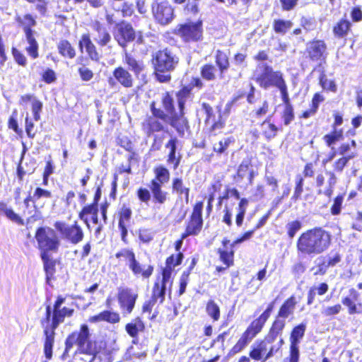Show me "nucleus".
<instances>
[{
    "mask_svg": "<svg viewBox=\"0 0 362 362\" xmlns=\"http://www.w3.org/2000/svg\"><path fill=\"white\" fill-rule=\"evenodd\" d=\"M160 104L163 109L157 106L156 101L151 102V115H148L142 122V130L148 136L165 132L166 128L163 122H165L175 129L179 136L182 137L189 130V123L185 116L186 112L178 108L176 111L173 92L165 91L161 95Z\"/></svg>",
    "mask_w": 362,
    "mask_h": 362,
    "instance_id": "nucleus-1",
    "label": "nucleus"
},
{
    "mask_svg": "<svg viewBox=\"0 0 362 362\" xmlns=\"http://www.w3.org/2000/svg\"><path fill=\"white\" fill-rule=\"evenodd\" d=\"M66 298L62 296H58L52 308L47 305L45 308V313L40 320L43 329V351L47 359L52 357V350L55 341V330L58 326L64 322L66 317H71L74 314V309L67 307L61 308Z\"/></svg>",
    "mask_w": 362,
    "mask_h": 362,
    "instance_id": "nucleus-2",
    "label": "nucleus"
},
{
    "mask_svg": "<svg viewBox=\"0 0 362 362\" xmlns=\"http://www.w3.org/2000/svg\"><path fill=\"white\" fill-rule=\"evenodd\" d=\"M154 177L148 184L149 189L140 187L136 190L138 199L148 204L152 200L154 207L159 208L170 199L168 192L163 189V185L168 183L170 178V170L163 165H158L153 168Z\"/></svg>",
    "mask_w": 362,
    "mask_h": 362,
    "instance_id": "nucleus-3",
    "label": "nucleus"
},
{
    "mask_svg": "<svg viewBox=\"0 0 362 362\" xmlns=\"http://www.w3.org/2000/svg\"><path fill=\"white\" fill-rule=\"evenodd\" d=\"M332 244L331 232L321 226H315L300 234L296 240V247L299 255L311 256L325 252Z\"/></svg>",
    "mask_w": 362,
    "mask_h": 362,
    "instance_id": "nucleus-4",
    "label": "nucleus"
},
{
    "mask_svg": "<svg viewBox=\"0 0 362 362\" xmlns=\"http://www.w3.org/2000/svg\"><path fill=\"white\" fill-rule=\"evenodd\" d=\"M75 345L79 354L91 356L93 359L104 351V341L91 339L89 327L86 324L81 325L78 331L72 332L67 336L64 353H69Z\"/></svg>",
    "mask_w": 362,
    "mask_h": 362,
    "instance_id": "nucleus-5",
    "label": "nucleus"
},
{
    "mask_svg": "<svg viewBox=\"0 0 362 362\" xmlns=\"http://www.w3.org/2000/svg\"><path fill=\"white\" fill-rule=\"evenodd\" d=\"M151 62L156 81L169 83L172 80L171 72L178 66L180 58L171 48L165 47L152 54Z\"/></svg>",
    "mask_w": 362,
    "mask_h": 362,
    "instance_id": "nucleus-6",
    "label": "nucleus"
},
{
    "mask_svg": "<svg viewBox=\"0 0 362 362\" xmlns=\"http://www.w3.org/2000/svg\"><path fill=\"white\" fill-rule=\"evenodd\" d=\"M275 307V300L267 305L266 309L259 317L253 320L245 330L242 333L237 342L228 351L232 356L241 352L263 329L266 322L270 318Z\"/></svg>",
    "mask_w": 362,
    "mask_h": 362,
    "instance_id": "nucleus-7",
    "label": "nucleus"
},
{
    "mask_svg": "<svg viewBox=\"0 0 362 362\" xmlns=\"http://www.w3.org/2000/svg\"><path fill=\"white\" fill-rule=\"evenodd\" d=\"M115 40L123 49L134 42V47L146 44L144 33L142 30L136 31L131 23L120 21L115 25L112 32Z\"/></svg>",
    "mask_w": 362,
    "mask_h": 362,
    "instance_id": "nucleus-8",
    "label": "nucleus"
},
{
    "mask_svg": "<svg viewBox=\"0 0 362 362\" xmlns=\"http://www.w3.org/2000/svg\"><path fill=\"white\" fill-rule=\"evenodd\" d=\"M254 80L262 89L276 88L281 95L288 93L284 74L279 70L274 71L272 66L267 64H262V71L255 76Z\"/></svg>",
    "mask_w": 362,
    "mask_h": 362,
    "instance_id": "nucleus-9",
    "label": "nucleus"
},
{
    "mask_svg": "<svg viewBox=\"0 0 362 362\" xmlns=\"http://www.w3.org/2000/svg\"><path fill=\"white\" fill-rule=\"evenodd\" d=\"M56 231L48 226H40L36 229L35 238L40 255L57 253L59 251L61 241Z\"/></svg>",
    "mask_w": 362,
    "mask_h": 362,
    "instance_id": "nucleus-10",
    "label": "nucleus"
},
{
    "mask_svg": "<svg viewBox=\"0 0 362 362\" xmlns=\"http://www.w3.org/2000/svg\"><path fill=\"white\" fill-rule=\"evenodd\" d=\"M173 33L184 43L202 42L204 40L203 21L198 19L178 23Z\"/></svg>",
    "mask_w": 362,
    "mask_h": 362,
    "instance_id": "nucleus-11",
    "label": "nucleus"
},
{
    "mask_svg": "<svg viewBox=\"0 0 362 362\" xmlns=\"http://www.w3.org/2000/svg\"><path fill=\"white\" fill-rule=\"evenodd\" d=\"M117 259L123 257L127 262V265L133 275L143 279H149L154 271L152 264H142L136 259V254L132 249L122 248L115 255Z\"/></svg>",
    "mask_w": 362,
    "mask_h": 362,
    "instance_id": "nucleus-12",
    "label": "nucleus"
},
{
    "mask_svg": "<svg viewBox=\"0 0 362 362\" xmlns=\"http://www.w3.org/2000/svg\"><path fill=\"white\" fill-rule=\"evenodd\" d=\"M151 11L154 22L160 26L172 23L176 18L175 7L169 0H154Z\"/></svg>",
    "mask_w": 362,
    "mask_h": 362,
    "instance_id": "nucleus-13",
    "label": "nucleus"
},
{
    "mask_svg": "<svg viewBox=\"0 0 362 362\" xmlns=\"http://www.w3.org/2000/svg\"><path fill=\"white\" fill-rule=\"evenodd\" d=\"M204 202L197 201L193 205L188 218L185 223V233L189 237H196L200 235L204 228L203 216Z\"/></svg>",
    "mask_w": 362,
    "mask_h": 362,
    "instance_id": "nucleus-14",
    "label": "nucleus"
},
{
    "mask_svg": "<svg viewBox=\"0 0 362 362\" xmlns=\"http://www.w3.org/2000/svg\"><path fill=\"white\" fill-rule=\"evenodd\" d=\"M54 226L61 238L72 245H77L84 238L83 230L77 220H74L72 224H68L63 221H57Z\"/></svg>",
    "mask_w": 362,
    "mask_h": 362,
    "instance_id": "nucleus-15",
    "label": "nucleus"
},
{
    "mask_svg": "<svg viewBox=\"0 0 362 362\" xmlns=\"http://www.w3.org/2000/svg\"><path fill=\"white\" fill-rule=\"evenodd\" d=\"M16 22L23 28L25 35L26 40L29 46L26 48L28 54L33 58L38 57V43L34 36V31L32 28L36 25V21L31 14L27 13L16 18Z\"/></svg>",
    "mask_w": 362,
    "mask_h": 362,
    "instance_id": "nucleus-16",
    "label": "nucleus"
},
{
    "mask_svg": "<svg viewBox=\"0 0 362 362\" xmlns=\"http://www.w3.org/2000/svg\"><path fill=\"white\" fill-rule=\"evenodd\" d=\"M284 330V328L272 322L267 333L261 339L262 341L269 349L266 358L273 357L281 350L284 344V340L282 337Z\"/></svg>",
    "mask_w": 362,
    "mask_h": 362,
    "instance_id": "nucleus-17",
    "label": "nucleus"
},
{
    "mask_svg": "<svg viewBox=\"0 0 362 362\" xmlns=\"http://www.w3.org/2000/svg\"><path fill=\"white\" fill-rule=\"evenodd\" d=\"M304 53L309 61L325 64L327 60V45L323 40L313 39L308 42Z\"/></svg>",
    "mask_w": 362,
    "mask_h": 362,
    "instance_id": "nucleus-18",
    "label": "nucleus"
},
{
    "mask_svg": "<svg viewBox=\"0 0 362 362\" xmlns=\"http://www.w3.org/2000/svg\"><path fill=\"white\" fill-rule=\"evenodd\" d=\"M116 215L121 240L123 243H127L128 227L130 226L133 215L130 204H122L118 208Z\"/></svg>",
    "mask_w": 362,
    "mask_h": 362,
    "instance_id": "nucleus-19",
    "label": "nucleus"
},
{
    "mask_svg": "<svg viewBox=\"0 0 362 362\" xmlns=\"http://www.w3.org/2000/svg\"><path fill=\"white\" fill-rule=\"evenodd\" d=\"M203 87L204 83L198 76L192 77L189 84L182 86L175 93L178 109L185 112L186 103L188 99L192 97V89L197 88L200 90Z\"/></svg>",
    "mask_w": 362,
    "mask_h": 362,
    "instance_id": "nucleus-20",
    "label": "nucleus"
},
{
    "mask_svg": "<svg viewBox=\"0 0 362 362\" xmlns=\"http://www.w3.org/2000/svg\"><path fill=\"white\" fill-rule=\"evenodd\" d=\"M138 293L132 288L121 286L118 288L117 298L121 310L126 314H131L134 308Z\"/></svg>",
    "mask_w": 362,
    "mask_h": 362,
    "instance_id": "nucleus-21",
    "label": "nucleus"
},
{
    "mask_svg": "<svg viewBox=\"0 0 362 362\" xmlns=\"http://www.w3.org/2000/svg\"><path fill=\"white\" fill-rule=\"evenodd\" d=\"M315 173V165L313 162H307L303 167L302 174L295 177V184L291 200L296 202L301 199L304 189L305 178L313 177Z\"/></svg>",
    "mask_w": 362,
    "mask_h": 362,
    "instance_id": "nucleus-22",
    "label": "nucleus"
},
{
    "mask_svg": "<svg viewBox=\"0 0 362 362\" xmlns=\"http://www.w3.org/2000/svg\"><path fill=\"white\" fill-rule=\"evenodd\" d=\"M296 305L297 301L294 295L287 298L280 305L272 322L285 329V320L293 315Z\"/></svg>",
    "mask_w": 362,
    "mask_h": 362,
    "instance_id": "nucleus-23",
    "label": "nucleus"
},
{
    "mask_svg": "<svg viewBox=\"0 0 362 362\" xmlns=\"http://www.w3.org/2000/svg\"><path fill=\"white\" fill-rule=\"evenodd\" d=\"M107 82L110 87L119 83L125 88H130L134 86V78L127 69L119 66L114 69L112 76L108 78Z\"/></svg>",
    "mask_w": 362,
    "mask_h": 362,
    "instance_id": "nucleus-24",
    "label": "nucleus"
},
{
    "mask_svg": "<svg viewBox=\"0 0 362 362\" xmlns=\"http://www.w3.org/2000/svg\"><path fill=\"white\" fill-rule=\"evenodd\" d=\"M360 293L355 288L349 290V294L341 299V303L347 308L349 315L362 314V303L359 302Z\"/></svg>",
    "mask_w": 362,
    "mask_h": 362,
    "instance_id": "nucleus-25",
    "label": "nucleus"
},
{
    "mask_svg": "<svg viewBox=\"0 0 362 362\" xmlns=\"http://www.w3.org/2000/svg\"><path fill=\"white\" fill-rule=\"evenodd\" d=\"M327 175L329 178L327 181V186L325 190H322V187L325 182V177L322 173H320L316 176L315 183V187H317V194L318 195L323 194L325 197L330 198L333 194L334 187L337 182V177L334 173H328Z\"/></svg>",
    "mask_w": 362,
    "mask_h": 362,
    "instance_id": "nucleus-26",
    "label": "nucleus"
},
{
    "mask_svg": "<svg viewBox=\"0 0 362 362\" xmlns=\"http://www.w3.org/2000/svg\"><path fill=\"white\" fill-rule=\"evenodd\" d=\"M78 45L81 52H83V49H85L87 56L90 59L96 62L100 61L101 55L96 45L92 41L89 33L82 34Z\"/></svg>",
    "mask_w": 362,
    "mask_h": 362,
    "instance_id": "nucleus-27",
    "label": "nucleus"
},
{
    "mask_svg": "<svg viewBox=\"0 0 362 362\" xmlns=\"http://www.w3.org/2000/svg\"><path fill=\"white\" fill-rule=\"evenodd\" d=\"M91 28L96 33L93 39L99 47H104L111 42V35L101 22L95 21L91 24Z\"/></svg>",
    "mask_w": 362,
    "mask_h": 362,
    "instance_id": "nucleus-28",
    "label": "nucleus"
},
{
    "mask_svg": "<svg viewBox=\"0 0 362 362\" xmlns=\"http://www.w3.org/2000/svg\"><path fill=\"white\" fill-rule=\"evenodd\" d=\"M332 34L337 40H346L352 33V23L346 16L339 18L332 26Z\"/></svg>",
    "mask_w": 362,
    "mask_h": 362,
    "instance_id": "nucleus-29",
    "label": "nucleus"
},
{
    "mask_svg": "<svg viewBox=\"0 0 362 362\" xmlns=\"http://www.w3.org/2000/svg\"><path fill=\"white\" fill-rule=\"evenodd\" d=\"M124 329L127 334L132 338V343L136 344L139 334L146 331V324L141 317L137 316L127 323Z\"/></svg>",
    "mask_w": 362,
    "mask_h": 362,
    "instance_id": "nucleus-30",
    "label": "nucleus"
},
{
    "mask_svg": "<svg viewBox=\"0 0 362 362\" xmlns=\"http://www.w3.org/2000/svg\"><path fill=\"white\" fill-rule=\"evenodd\" d=\"M170 279L171 278L166 276L161 275L160 281L157 280L155 281L153 286L151 297V298L153 299V301H158L160 303H163L164 302L166 292V284L168 281H170V286L173 284V281L170 280Z\"/></svg>",
    "mask_w": 362,
    "mask_h": 362,
    "instance_id": "nucleus-31",
    "label": "nucleus"
},
{
    "mask_svg": "<svg viewBox=\"0 0 362 362\" xmlns=\"http://www.w3.org/2000/svg\"><path fill=\"white\" fill-rule=\"evenodd\" d=\"M324 95L320 93L316 92L313 94L309 108L303 110L298 116L299 119H307L310 117L315 116L318 110L320 105L325 101Z\"/></svg>",
    "mask_w": 362,
    "mask_h": 362,
    "instance_id": "nucleus-32",
    "label": "nucleus"
},
{
    "mask_svg": "<svg viewBox=\"0 0 362 362\" xmlns=\"http://www.w3.org/2000/svg\"><path fill=\"white\" fill-rule=\"evenodd\" d=\"M120 315L116 311L109 310H103L97 315L90 316L88 318V322L90 323H97L100 322H105L110 324H117L120 321Z\"/></svg>",
    "mask_w": 362,
    "mask_h": 362,
    "instance_id": "nucleus-33",
    "label": "nucleus"
},
{
    "mask_svg": "<svg viewBox=\"0 0 362 362\" xmlns=\"http://www.w3.org/2000/svg\"><path fill=\"white\" fill-rule=\"evenodd\" d=\"M172 192L179 197H183L186 203L189 202L190 187L186 186L181 177H174L171 182Z\"/></svg>",
    "mask_w": 362,
    "mask_h": 362,
    "instance_id": "nucleus-34",
    "label": "nucleus"
},
{
    "mask_svg": "<svg viewBox=\"0 0 362 362\" xmlns=\"http://www.w3.org/2000/svg\"><path fill=\"white\" fill-rule=\"evenodd\" d=\"M262 136H264L266 141H270L274 139L277 135L281 128L272 122L271 117H267L259 124Z\"/></svg>",
    "mask_w": 362,
    "mask_h": 362,
    "instance_id": "nucleus-35",
    "label": "nucleus"
},
{
    "mask_svg": "<svg viewBox=\"0 0 362 362\" xmlns=\"http://www.w3.org/2000/svg\"><path fill=\"white\" fill-rule=\"evenodd\" d=\"M184 255L182 252L172 254L165 259V266L161 269V275L171 278L174 268L180 265L183 261Z\"/></svg>",
    "mask_w": 362,
    "mask_h": 362,
    "instance_id": "nucleus-36",
    "label": "nucleus"
},
{
    "mask_svg": "<svg viewBox=\"0 0 362 362\" xmlns=\"http://www.w3.org/2000/svg\"><path fill=\"white\" fill-rule=\"evenodd\" d=\"M281 98L284 105V110L281 113V117L283 124L285 126H288L295 119L294 109L291 103L288 93L281 95Z\"/></svg>",
    "mask_w": 362,
    "mask_h": 362,
    "instance_id": "nucleus-37",
    "label": "nucleus"
},
{
    "mask_svg": "<svg viewBox=\"0 0 362 362\" xmlns=\"http://www.w3.org/2000/svg\"><path fill=\"white\" fill-rule=\"evenodd\" d=\"M268 347L262 341L261 339L257 340L250 347L249 356L255 361H267L266 358L268 353Z\"/></svg>",
    "mask_w": 362,
    "mask_h": 362,
    "instance_id": "nucleus-38",
    "label": "nucleus"
},
{
    "mask_svg": "<svg viewBox=\"0 0 362 362\" xmlns=\"http://www.w3.org/2000/svg\"><path fill=\"white\" fill-rule=\"evenodd\" d=\"M215 64L217 66L219 76L223 77V74L228 71L230 66L229 57L226 52L221 49H217L214 54Z\"/></svg>",
    "mask_w": 362,
    "mask_h": 362,
    "instance_id": "nucleus-39",
    "label": "nucleus"
},
{
    "mask_svg": "<svg viewBox=\"0 0 362 362\" xmlns=\"http://www.w3.org/2000/svg\"><path fill=\"white\" fill-rule=\"evenodd\" d=\"M59 55L67 59H73L76 56L74 46L66 39H61L57 45Z\"/></svg>",
    "mask_w": 362,
    "mask_h": 362,
    "instance_id": "nucleus-40",
    "label": "nucleus"
},
{
    "mask_svg": "<svg viewBox=\"0 0 362 362\" xmlns=\"http://www.w3.org/2000/svg\"><path fill=\"white\" fill-rule=\"evenodd\" d=\"M216 253L218 255L220 262H222L224 266H216L215 272L223 273L227 269L234 265L235 257L233 256L232 253L227 252L219 247L216 250Z\"/></svg>",
    "mask_w": 362,
    "mask_h": 362,
    "instance_id": "nucleus-41",
    "label": "nucleus"
},
{
    "mask_svg": "<svg viewBox=\"0 0 362 362\" xmlns=\"http://www.w3.org/2000/svg\"><path fill=\"white\" fill-rule=\"evenodd\" d=\"M99 211V205H95V204H85L78 214V217L86 226L90 228V218L98 214Z\"/></svg>",
    "mask_w": 362,
    "mask_h": 362,
    "instance_id": "nucleus-42",
    "label": "nucleus"
},
{
    "mask_svg": "<svg viewBox=\"0 0 362 362\" xmlns=\"http://www.w3.org/2000/svg\"><path fill=\"white\" fill-rule=\"evenodd\" d=\"M50 254H40V258L43 262V269L45 272L47 282L54 279L56 273L57 261L49 257Z\"/></svg>",
    "mask_w": 362,
    "mask_h": 362,
    "instance_id": "nucleus-43",
    "label": "nucleus"
},
{
    "mask_svg": "<svg viewBox=\"0 0 362 362\" xmlns=\"http://www.w3.org/2000/svg\"><path fill=\"white\" fill-rule=\"evenodd\" d=\"M306 330V324L301 322L294 326L290 333L289 345L299 346L301 339L303 338Z\"/></svg>",
    "mask_w": 362,
    "mask_h": 362,
    "instance_id": "nucleus-44",
    "label": "nucleus"
},
{
    "mask_svg": "<svg viewBox=\"0 0 362 362\" xmlns=\"http://www.w3.org/2000/svg\"><path fill=\"white\" fill-rule=\"evenodd\" d=\"M249 205V200L245 198H240L236 208L235 216V222L237 227H241L243 225L244 218Z\"/></svg>",
    "mask_w": 362,
    "mask_h": 362,
    "instance_id": "nucleus-45",
    "label": "nucleus"
},
{
    "mask_svg": "<svg viewBox=\"0 0 362 362\" xmlns=\"http://www.w3.org/2000/svg\"><path fill=\"white\" fill-rule=\"evenodd\" d=\"M329 291V285L326 282H322L317 287L312 286L309 288L307 296V304L312 305L315 300L317 295L323 296Z\"/></svg>",
    "mask_w": 362,
    "mask_h": 362,
    "instance_id": "nucleus-46",
    "label": "nucleus"
},
{
    "mask_svg": "<svg viewBox=\"0 0 362 362\" xmlns=\"http://www.w3.org/2000/svg\"><path fill=\"white\" fill-rule=\"evenodd\" d=\"M124 62L135 75H139L145 68L141 61L137 60L129 53H125Z\"/></svg>",
    "mask_w": 362,
    "mask_h": 362,
    "instance_id": "nucleus-47",
    "label": "nucleus"
},
{
    "mask_svg": "<svg viewBox=\"0 0 362 362\" xmlns=\"http://www.w3.org/2000/svg\"><path fill=\"white\" fill-rule=\"evenodd\" d=\"M344 139V131L342 129H332V130L323 136L322 139L328 147H333L338 141Z\"/></svg>",
    "mask_w": 362,
    "mask_h": 362,
    "instance_id": "nucleus-48",
    "label": "nucleus"
},
{
    "mask_svg": "<svg viewBox=\"0 0 362 362\" xmlns=\"http://www.w3.org/2000/svg\"><path fill=\"white\" fill-rule=\"evenodd\" d=\"M354 158V154H349L346 156H341L336 159L332 163V170L329 173H334L341 174L344 170L348 166L349 162L351 159Z\"/></svg>",
    "mask_w": 362,
    "mask_h": 362,
    "instance_id": "nucleus-49",
    "label": "nucleus"
},
{
    "mask_svg": "<svg viewBox=\"0 0 362 362\" xmlns=\"http://www.w3.org/2000/svg\"><path fill=\"white\" fill-rule=\"evenodd\" d=\"M84 61H87V58L83 56L78 58L76 63L80 65L78 68V73L81 81H89L93 78L94 73L90 69L86 66L83 63Z\"/></svg>",
    "mask_w": 362,
    "mask_h": 362,
    "instance_id": "nucleus-50",
    "label": "nucleus"
},
{
    "mask_svg": "<svg viewBox=\"0 0 362 362\" xmlns=\"http://www.w3.org/2000/svg\"><path fill=\"white\" fill-rule=\"evenodd\" d=\"M207 126H209V134L216 136L221 133V130L226 127V118L221 113H219L217 119L212 120Z\"/></svg>",
    "mask_w": 362,
    "mask_h": 362,
    "instance_id": "nucleus-51",
    "label": "nucleus"
},
{
    "mask_svg": "<svg viewBox=\"0 0 362 362\" xmlns=\"http://www.w3.org/2000/svg\"><path fill=\"white\" fill-rule=\"evenodd\" d=\"M0 214H4L7 218L19 226L25 224L23 219L13 209L8 208L7 204L4 202H0Z\"/></svg>",
    "mask_w": 362,
    "mask_h": 362,
    "instance_id": "nucleus-52",
    "label": "nucleus"
},
{
    "mask_svg": "<svg viewBox=\"0 0 362 362\" xmlns=\"http://www.w3.org/2000/svg\"><path fill=\"white\" fill-rule=\"evenodd\" d=\"M218 69L211 63H206L200 68V75L203 79L207 81H215L217 78L216 71Z\"/></svg>",
    "mask_w": 362,
    "mask_h": 362,
    "instance_id": "nucleus-53",
    "label": "nucleus"
},
{
    "mask_svg": "<svg viewBox=\"0 0 362 362\" xmlns=\"http://www.w3.org/2000/svg\"><path fill=\"white\" fill-rule=\"evenodd\" d=\"M293 23L290 20L274 19L272 23L273 30L277 34L284 35L292 27Z\"/></svg>",
    "mask_w": 362,
    "mask_h": 362,
    "instance_id": "nucleus-54",
    "label": "nucleus"
},
{
    "mask_svg": "<svg viewBox=\"0 0 362 362\" xmlns=\"http://www.w3.org/2000/svg\"><path fill=\"white\" fill-rule=\"evenodd\" d=\"M252 158H248L244 159L240 164L239 165L236 174L234 175L233 178L236 182H240L245 177L246 173L248 170L252 168Z\"/></svg>",
    "mask_w": 362,
    "mask_h": 362,
    "instance_id": "nucleus-55",
    "label": "nucleus"
},
{
    "mask_svg": "<svg viewBox=\"0 0 362 362\" xmlns=\"http://www.w3.org/2000/svg\"><path fill=\"white\" fill-rule=\"evenodd\" d=\"M319 84L323 90L327 92L336 93L337 86L334 80H328L325 71H322L319 75Z\"/></svg>",
    "mask_w": 362,
    "mask_h": 362,
    "instance_id": "nucleus-56",
    "label": "nucleus"
},
{
    "mask_svg": "<svg viewBox=\"0 0 362 362\" xmlns=\"http://www.w3.org/2000/svg\"><path fill=\"white\" fill-rule=\"evenodd\" d=\"M244 241L245 240H243L240 235L236 238L233 242H231L230 240L228 239V238L225 237L221 240V247H220L219 248L222 249L223 250L227 252H232L233 256L235 257V245L240 244Z\"/></svg>",
    "mask_w": 362,
    "mask_h": 362,
    "instance_id": "nucleus-57",
    "label": "nucleus"
},
{
    "mask_svg": "<svg viewBox=\"0 0 362 362\" xmlns=\"http://www.w3.org/2000/svg\"><path fill=\"white\" fill-rule=\"evenodd\" d=\"M235 143L233 136H228L221 139L218 143V146H214L213 151L217 155L228 154V148L229 146Z\"/></svg>",
    "mask_w": 362,
    "mask_h": 362,
    "instance_id": "nucleus-58",
    "label": "nucleus"
},
{
    "mask_svg": "<svg viewBox=\"0 0 362 362\" xmlns=\"http://www.w3.org/2000/svg\"><path fill=\"white\" fill-rule=\"evenodd\" d=\"M328 268L334 267L340 264L342 260V255L339 251H332L326 256H321Z\"/></svg>",
    "mask_w": 362,
    "mask_h": 362,
    "instance_id": "nucleus-59",
    "label": "nucleus"
},
{
    "mask_svg": "<svg viewBox=\"0 0 362 362\" xmlns=\"http://www.w3.org/2000/svg\"><path fill=\"white\" fill-rule=\"evenodd\" d=\"M206 312L213 321L216 322L220 319V308L214 300H209L207 301L206 305Z\"/></svg>",
    "mask_w": 362,
    "mask_h": 362,
    "instance_id": "nucleus-60",
    "label": "nucleus"
},
{
    "mask_svg": "<svg viewBox=\"0 0 362 362\" xmlns=\"http://www.w3.org/2000/svg\"><path fill=\"white\" fill-rule=\"evenodd\" d=\"M303 223L298 219H295L288 221L286 225L287 236L292 239L293 238L297 233L302 228Z\"/></svg>",
    "mask_w": 362,
    "mask_h": 362,
    "instance_id": "nucleus-61",
    "label": "nucleus"
},
{
    "mask_svg": "<svg viewBox=\"0 0 362 362\" xmlns=\"http://www.w3.org/2000/svg\"><path fill=\"white\" fill-rule=\"evenodd\" d=\"M344 194H339L334 199L330 206V214L333 216L339 215L341 212Z\"/></svg>",
    "mask_w": 362,
    "mask_h": 362,
    "instance_id": "nucleus-62",
    "label": "nucleus"
},
{
    "mask_svg": "<svg viewBox=\"0 0 362 362\" xmlns=\"http://www.w3.org/2000/svg\"><path fill=\"white\" fill-rule=\"evenodd\" d=\"M269 110V105L267 100H264L262 103V105L259 107H257L252 110V122L255 120H259L264 117Z\"/></svg>",
    "mask_w": 362,
    "mask_h": 362,
    "instance_id": "nucleus-63",
    "label": "nucleus"
},
{
    "mask_svg": "<svg viewBox=\"0 0 362 362\" xmlns=\"http://www.w3.org/2000/svg\"><path fill=\"white\" fill-rule=\"evenodd\" d=\"M8 128L12 129L18 136L22 137L23 130L19 127L17 120V111L14 110L8 119Z\"/></svg>",
    "mask_w": 362,
    "mask_h": 362,
    "instance_id": "nucleus-64",
    "label": "nucleus"
}]
</instances>
